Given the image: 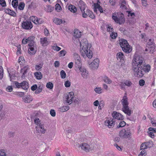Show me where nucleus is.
<instances>
[{
  "instance_id": "4c0bfd02",
  "label": "nucleus",
  "mask_w": 156,
  "mask_h": 156,
  "mask_svg": "<svg viewBox=\"0 0 156 156\" xmlns=\"http://www.w3.org/2000/svg\"><path fill=\"white\" fill-rule=\"evenodd\" d=\"M147 48H148L149 50V52H151V53H153L154 51L155 48V46L154 45L148 47H146Z\"/></svg>"
},
{
  "instance_id": "49530a36",
  "label": "nucleus",
  "mask_w": 156,
  "mask_h": 156,
  "mask_svg": "<svg viewBox=\"0 0 156 156\" xmlns=\"http://www.w3.org/2000/svg\"><path fill=\"white\" fill-rule=\"evenodd\" d=\"M43 64L40 63L39 65H36L35 69L37 70H39L42 67Z\"/></svg>"
},
{
  "instance_id": "a18cd8bd",
  "label": "nucleus",
  "mask_w": 156,
  "mask_h": 156,
  "mask_svg": "<svg viewBox=\"0 0 156 156\" xmlns=\"http://www.w3.org/2000/svg\"><path fill=\"white\" fill-rule=\"evenodd\" d=\"M3 76V68L2 66H0V80L2 79Z\"/></svg>"
},
{
  "instance_id": "69168bd1",
  "label": "nucleus",
  "mask_w": 156,
  "mask_h": 156,
  "mask_svg": "<svg viewBox=\"0 0 156 156\" xmlns=\"http://www.w3.org/2000/svg\"><path fill=\"white\" fill-rule=\"evenodd\" d=\"M15 84L16 87L19 88L21 87V83H20L17 81H15L14 82Z\"/></svg>"
},
{
  "instance_id": "f3484780",
  "label": "nucleus",
  "mask_w": 156,
  "mask_h": 156,
  "mask_svg": "<svg viewBox=\"0 0 156 156\" xmlns=\"http://www.w3.org/2000/svg\"><path fill=\"white\" fill-rule=\"evenodd\" d=\"M34 38L35 37L33 36H30L27 38V42L29 43L28 45H32V46H33L34 45L35 42L34 40Z\"/></svg>"
},
{
  "instance_id": "c756f323",
  "label": "nucleus",
  "mask_w": 156,
  "mask_h": 156,
  "mask_svg": "<svg viewBox=\"0 0 156 156\" xmlns=\"http://www.w3.org/2000/svg\"><path fill=\"white\" fill-rule=\"evenodd\" d=\"M12 5L15 9H17L18 5V0H13L12 2Z\"/></svg>"
},
{
  "instance_id": "052dcab7",
  "label": "nucleus",
  "mask_w": 156,
  "mask_h": 156,
  "mask_svg": "<svg viewBox=\"0 0 156 156\" xmlns=\"http://www.w3.org/2000/svg\"><path fill=\"white\" fill-rule=\"evenodd\" d=\"M9 14L14 17L16 16V15L15 12L14 11L12 10H11V11H10Z\"/></svg>"
},
{
  "instance_id": "3c124183",
  "label": "nucleus",
  "mask_w": 156,
  "mask_h": 156,
  "mask_svg": "<svg viewBox=\"0 0 156 156\" xmlns=\"http://www.w3.org/2000/svg\"><path fill=\"white\" fill-rule=\"evenodd\" d=\"M146 144L145 143H143L140 146V149L141 150H145V149H147V146H146Z\"/></svg>"
},
{
  "instance_id": "a19ab883",
  "label": "nucleus",
  "mask_w": 156,
  "mask_h": 156,
  "mask_svg": "<svg viewBox=\"0 0 156 156\" xmlns=\"http://www.w3.org/2000/svg\"><path fill=\"white\" fill-rule=\"evenodd\" d=\"M47 11L48 12H52L54 9L53 7H52L51 5H47Z\"/></svg>"
},
{
  "instance_id": "9d476101",
  "label": "nucleus",
  "mask_w": 156,
  "mask_h": 156,
  "mask_svg": "<svg viewBox=\"0 0 156 156\" xmlns=\"http://www.w3.org/2000/svg\"><path fill=\"white\" fill-rule=\"evenodd\" d=\"M112 117L115 118L119 120H123L124 119V116L121 114L118 113L116 112H114L112 114Z\"/></svg>"
},
{
  "instance_id": "bf43d9fd",
  "label": "nucleus",
  "mask_w": 156,
  "mask_h": 156,
  "mask_svg": "<svg viewBox=\"0 0 156 156\" xmlns=\"http://www.w3.org/2000/svg\"><path fill=\"white\" fill-rule=\"evenodd\" d=\"M70 82L69 80L66 81L65 83V86L66 87H70Z\"/></svg>"
},
{
  "instance_id": "0eeeda50",
  "label": "nucleus",
  "mask_w": 156,
  "mask_h": 156,
  "mask_svg": "<svg viewBox=\"0 0 156 156\" xmlns=\"http://www.w3.org/2000/svg\"><path fill=\"white\" fill-rule=\"evenodd\" d=\"M88 48V41L86 38L83 39L80 42V48L81 50H84L86 51L85 49Z\"/></svg>"
},
{
  "instance_id": "412c9836",
  "label": "nucleus",
  "mask_w": 156,
  "mask_h": 156,
  "mask_svg": "<svg viewBox=\"0 0 156 156\" xmlns=\"http://www.w3.org/2000/svg\"><path fill=\"white\" fill-rule=\"evenodd\" d=\"M69 109V106H64L59 108L58 111L61 112H63L67 111Z\"/></svg>"
},
{
  "instance_id": "473e14b6",
  "label": "nucleus",
  "mask_w": 156,
  "mask_h": 156,
  "mask_svg": "<svg viewBox=\"0 0 156 156\" xmlns=\"http://www.w3.org/2000/svg\"><path fill=\"white\" fill-rule=\"evenodd\" d=\"M117 58L118 59V58H119L120 59H122L124 57V55L122 52H119L117 53L116 55Z\"/></svg>"
},
{
  "instance_id": "864d4df0",
  "label": "nucleus",
  "mask_w": 156,
  "mask_h": 156,
  "mask_svg": "<svg viewBox=\"0 0 156 156\" xmlns=\"http://www.w3.org/2000/svg\"><path fill=\"white\" fill-rule=\"evenodd\" d=\"M140 153L139 154V156H145L146 155L145 150H142Z\"/></svg>"
},
{
  "instance_id": "680f3d73",
  "label": "nucleus",
  "mask_w": 156,
  "mask_h": 156,
  "mask_svg": "<svg viewBox=\"0 0 156 156\" xmlns=\"http://www.w3.org/2000/svg\"><path fill=\"white\" fill-rule=\"evenodd\" d=\"M34 121L35 123L37 125V126H39L40 124H41V123H40V120L38 118H36L35 119Z\"/></svg>"
},
{
  "instance_id": "ddd939ff",
  "label": "nucleus",
  "mask_w": 156,
  "mask_h": 156,
  "mask_svg": "<svg viewBox=\"0 0 156 156\" xmlns=\"http://www.w3.org/2000/svg\"><path fill=\"white\" fill-rule=\"evenodd\" d=\"M81 147L82 150L86 151V152L89 151V150L90 149V146L86 143H83L80 144L79 146Z\"/></svg>"
},
{
  "instance_id": "09e8293b",
  "label": "nucleus",
  "mask_w": 156,
  "mask_h": 156,
  "mask_svg": "<svg viewBox=\"0 0 156 156\" xmlns=\"http://www.w3.org/2000/svg\"><path fill=\"white\" fill-rule=\"evenodd\" d=\"M81 75L84 78H87L88 76V73L86 72V70L82 73Z\"/></svg>"
},
{
  "instance_id": "603ef678",
  "label": "nucleus",
  "mask_w": 156,
  "mask_h": 156,
  "mask_svg": "<svg viewBox=\"0 0 156 156\" xmlns=\"http://www.w3.org/2000/svg\"><path fill=\"white\" fill-rule=\"evenodd\" d=\"M0 4L2 7H5L6 5V2L5 0H0Z\"/></svg>"
},
{
  "instance_id": "8fccbe9b",
  "label": "nucleus",
  "mask_w": 156,
  "mask_h": 156,
  "mask_svg": "<svg viewBox=\"0 0 156 156\" xmlns=\"http://www.w3.org/2000/svg\"><path fill=\"white\" fill-rule=\"evenodd\" d=\"M101 87L96 88L94 89L95 92L98 94H101Z\"/></svg>"
},
{
  "instance_id": "1a4fd4ad",
  "label": "nucleus",
  "mask_w": 156,
  "mask_h": 156,
  "mask_svg": "<svg viewBox=\"0 0 156 156\" xmlns=\"http://www.w3.org/2000/svg\"><path fill=\"white\" fill-rule=\"evenodd\" d=\"M99 59L98 58H96L90 64V66L92 69H97L99 66Z\"/></svg>"
},
{
  "instance_id": "79ce46f5",
  "label": "nucleus",
  "mask_w": 156,
  "mask_h": 156,
  "mask_svg": "<svg viewBox=\"0 0 156 156\" xmlns=\"http://www.w3.org/2000/svg\"><path fill=\"white\" fill-rule=\"evenodd\" d=\"M60 75L62 78L64 79L66 77V74L64 70H62L60 72Z\"/></svg>"
},
{
  "instance_id": "4be33fe9",
  "label": "nucleus",
  "mask_w": 156,
  "mask_h": 156,
  "mask_svg": "<svg viewBox=\"0 0 156 156\" xmlns=\"http://www.w3.org/2000/svg\"><path fill=\"white\" fill-rule=\"evenodd\" d=\"M29 68V67L28 66H25L23 67V68L21 70L20 73H22L23 72H23L21 76L22 78H24L25 77V74H26L27 72V70Z\"/></svg>"
},
{
  "instance_id": "423d86ee",
  "label": "nucleus",
  "mask_w": 156,
  "mask_h": 156,
  "mask_svg": "<svg viewBox=\"0 0 156 156\" xmlns=\"http://www.w3.org/2000/svg\"><path fill=\"white\" fill-rule=\"evenodd\" d=\"M21 26L23 29L27 30L31 29L33 27L31 22L27 20H24L22 23Z\"/></svg>"
},
{
  "instance_id": "7ed1b4c3",
  "label": "nucleus",
  "mask_w": 156,
  "mask_h": 156,
  "mask_svg": "<svg viewBox=\"0 0 156 156\" xmlns=\"http://www.w3.org/2000/svg\"><path fill=\"white\" fill-rule=\"evenodd\" d=\"M112 18L115 22L120 25L124 24L125 21L124 16L122 13L118 15V17L116 15H112Z\"/></svg>"
},
{
  "instance_id": "aec40b11",
  "label": "nucleus",
  "mask_w": 156,
  "mask_h": 156,
  "mask_svg": "<svg viewBox=\"0 0 156 156\" xmlns=\"http://www.w3.org/2000/svg\"><path fill=\"white\" fill-rule=\"evenodd\" d=\"M23 99L25 102L27 103H30L32 101V98L29 95L25 96L23 97Z\"/></svg>"
},
{
  "instance_id": "e2e57ef3",
  "label": "nucleus",
  "mask_w": 156,
  "mask_h": 156,
  "mask_svg": "<svg viewBox=\"0 0 156 156\" xmlns=\"http://www.w3.org/2000/svg\"><path fill=\"white\" fill-rule=\"evenodd\" d=\"M124 83L126 85L129 87L132 84L131 82L129 80H126Z\"/></svg>"
},
{
  "instance_id": "774afa93",
  "label": "nucleus",
  "mask_w": 156,
  "mask_h": 156,
  "mask_svg": "<svg viewBox=\"0 0 156 156\" xmlns=\"http://www.w3.org/2000/svg\"><path fill=\"white\" fill-rule=\"evenodd\" d=\"M6 154L4 152V150L2 149L0 151V156H5Z\"/></svg>"
},
{
  "instance_id": "2f4dec72",
  "label": "nucleus",
  "mask_w": 156,
  "mask_h": 156,
  "mask_svg": "<svg viewBox=\"0 0 156 156\" xmlns=\"http://www.w3.org/2000/svg\"><path fill=\"white\" fill-rule=\"evenodd\" d=\"M103 80L106 83L108 84H110L112 83V81L107 76H105L103 79Z\"/></svg>"
},
{
  "instance_id": "de8ad7c7",
  "label": "nucleus",
  "mask_w": 156,
  "mask_h": 156,
  "mask_svg": "<svg viewBox=\"0 0 156 156\" xmlns=\"http://www.w3.org/2000/svg\"><path fill=\"white\" fill-rule=\"evenodd\" d=\"M59 53L60 54L59 56L60 57V56H64L66 54V51L65 50H62L60 51L59 52Z\"/></svg>"
},
{
  "instance_id": "c03bdc74",
  "label": "nucleus",
  "mask_w": 156,
  "mask_h": 156,
  "mask_svg": "<svg viewBox=\"0 0 156 156\" xmlns=\"http://www.w3.org/2000/svg\"><path fill=\"white\" fill-rule=\"evenodd\" d=\"M73 57L75 59V61L76 60H79L80 59H81V58L79 55L76 53H75L74 54Z\"/></svg>"
},
{
  "instance_id": "0e129e2a",
  "label": "nucleus",
  "mask_w": 156,
  "mask_h": 156,
  "mask_svg": "<svg viewBox=\"0 0 156 156\" xmlns=\"http://www.w3.org/2000/svg\"><path fill=\"white\" fill-rule=\"evenodd\" d=\"M139 83L140 86H143L145 83V81L144 80L141 79L139 81Z\"/></svg>"
},
{
  "instance_id": "7c9ffc66",
  "label": "nucleus",
  "mask_w": 156,
  "mask_h": 156,
  "mask_svg": "<svg viewBox=\"0 0 156 156\" xmlns=\"http://www.w3.org/2000/svg\"><path fill=\"white\" fill-rule=\"evenodd\" d=\"M121 4L120 7L123 9H126L127 7L125 5L126 4V1L124 0H121Z\"/></svg>"
},
{
  "instance_id": "4468645a",
  "label": "nucleus",
  "mask_w": 156,
  "mask_h": 156,
  "mask_svg": "<svg viewBox=\"0 0 156 156\" xmlns=\"http://www.w3.org/2000/svg\"><path fill=\"white\" fill-rule=\"evenodd\" d=\"M115 119H113L111 120H108L105 122V125L107 126L109 128L114 126L115 123Z\"/></svg>"
},
{
  "instance_id": "2eb2a0df",
  "label": "nucleus",
  "mask_w": 156,
  "mask_h": 156,
  "mask_svg": "<svg viewBox=\"0 0 156 156\" xmlns=\"http://www.w3.org/2000/svg\"><path fill=\"white\" fill-rule=\"evenodd\" d=\"M30 48L28 50V53L29 54L31 55H34L35 54L36 51V48L34 46V45L32 46V45H29Z\"/></svg>"
},
{
  "instance_id": "c85d7f7f",
  "label": "nucleus",
  "mask_w": 156,
  "mask_h": 156,
  "mask_svg": "<svg viewBox=\"0 0 156 156\" xmlns=\"http://www.w3.org/2000/svg\"><path fill=\"white\" fill-rule=\"evenodd\" d=\"M63 20L61 19L55 18L53 20V22L57 24L60 25L63 22Z\"/></svg>"
},
{
  "instance_id": "6e6552de",
  "label": "nucleus",
  "mask_w": 156,
  "mask_h": 156,
  "mask_svg": "<svg viewBox=\"0 0 156 156\" xmlns=\"http://www.w3.org/2000/svg\"><path fill=\"white\" fill-rule=\"evenodd\" d=\"M74 93L73 92H70L66 96V104H71L73 100Z\"/></svg>"
},
{
  "instance_id": "9b49d317",
  "label": "nucleus",
  "mask_w": 156,
  "mask_h": 156,
  "mask_svg": "<svg viewBox=\"0 0 156 156\" xmlns=\"http://www.w3.org/2000/svg\"><path fill=\"white\" fill-rule=\"evenodd\" d=\"M36 129L37 133H44L45 132V130L44 129V127L41 124H40L39 126H36Z\"/></svg>"
},
{
  "instance_id": "a878e982",
  "label": "nucleus",
  "mask_w": 156,
  "mask_h": 156,
  "mask_svg": "<svg viewBox=\"0 0 156 156\" xmlns=\"http://www.w3.org/2000/svg\"><path fill=\"white\" fill-rule=\"evenodd\" d=\"M34 75L37 80L41 79L42 77V75L40 72H36L34 73Z\"/></svg>"
},
{
  "instance_id": "ea45409f",
  "label": "nucleus",
  "mask_w": 156,
  "mask_h": 156,
  "mask_svg": "<svg viewBox=\"0 0 156 156\" xmlns=\"http://www.w3.org/2000/svg\"><path fill=\"white\" fill-rule=\"evenodd\" d=\"M46 87L48 88L52 89L53 87V84L51 82H49L47 83Z\"/></svg>"
},
{
  "instance_id": "cd10ccee",
  "label": "nucleus",
  "mask_w": 156,
  "mask_h": 156,
  "mask_svg": "<svg viewBox=\"0 0 156 156\" xmlns=\"http://www.w3.org/2000/svg\"><path fill=\"white\" fill-rule=\"evenodd\" d=\"M81 60V59L79 60L75 61V66L76 68H80L82 66V64Z\"/></svg>"
},
{
  "instance_id": "4d7b16f0",
  "label": "nucleus",
  "mask_w": 156,
  "mask_h": 156,
  "mask_svg": "<svg viewBox=\"0 0 156 156\" xmlns=\"http://www.w3.org/2000/svg\"><path fill=\"white\" fill-rule=\"evenodd\" d=\"M55 9L58 11V10L59 11L61 10L62 8L60 5L58 3L56 4L55 5Z\"/></svg>"
},
{
  "instance_id": "c9c22d12",
  "label": "nucleus",
  "mask_w": 156,
  "mask_h": 156,
  "mask_svg": "<svg viewBox=\"0 0 156 156\" xmlns=\"http://www.w3.org/2000/svg\"><path fill=\"white\" fill-rule=\"evenodd\" d=\"M25 4L23 2H20L18 5V8L19 9L22 10L24 9Z\"/></svg>"
},
{
  "instance_id": "f8f14e48",
  "label": "nucleus",
  "mask_w": 156,
  "mask_h": 156,
  "mask_svg": "<svg viewBox=\"0 0 156 156\" xmlns=\"http://www.w3.org/2000/svg\"><path fill=\"white\" fill-rule=\"evenodd\" d=\"M30 20L36 24L41 23V19H38L36 16H31L30 17Z\"/></svg>"
},
{
  "instance_id": "e433bc0d",
  "label": "nucleus",
  "mask_w": 156,
  "mask_h": 156,
  "mask_svg": "<svg viewBox=\"0 0 156 156\" xmlns=\"http://www.w3.org/2000/svg\"><path fill=\"white\" fill-rule=\"evenodd\" d=\"M152 44L154 45V43L153 42V40H152L151 39H150L149 40V41L147 42L146 47L150 46H151V45L152 46Z\"/></svg>"
},
{
  "instance_id": "b1692460",
  "label": "nucleus",
  "mask_w": 156,
  "mask_h": 156,
  "mask_svg": "<svg viewBox=\"0 0 156 156\" xmlns=\"http://www.w3.org/2000/svg\"><path fill=\"white\" fill-rule=\"evenodd\" d=\"M74 37L75 38H78L81 36V33L77 29L74 30Z\"/></svg>"
},
{
  "instance_id": "338daca9",
  "label": "nucleus",
  "mask_w": 156,
  "mask_h": 156,
  "mask_svg": "<svg viewBox=\"0 0 156 156\" xmlns=\"http://www.w3.org/2000/svg\"><path fill=\"white\" fill-rule=\"evenodd\" d=\"M53 48L54 50H56L57 51H59L61 49V48L60 47H59L58 46H54L53 47Z\"/></svg>"
},
{
  "instance_id": "393cba45",
  "label": "nucleus",
  "mask_w": 156,
  "mask_h": 156,
  "mask_svg": "<svg viewBox=\"0 0 156 156\" xmlns=\"http://www.w3.org/2000/svg\"><path fill=\"white\" fill-rule=\"evenodd\" d=\"M94 11H96V9H98V10L101 13L103 12V10L102 7L98 3L94 4Z\"/></svg>"
},
{
  "instance_id": "72a5a7b5",
  "label": "nucleus",
  "mask_w": 156,
  "mask_h": 156,
  "mask_svg": "<svg viewBox=\"0 0 156 156\" xmlns=\"http://www.w3.org/2000/svg\"><path fill=\"white\" fill-rule=\"evenodd\" d=\"M80 9L82 12V16L84 18H86L87 17V15H88V12H87V10L86 11V13H85V12L84 11L85 9H82V8H80Z\"/></svg>"
},
{
  "instance_id": "f257e3e1",
  "label": "nucleus",
  "mask_w": 156,
  "mask_h": 156,
  "mask_svg": "<svg viewBox=\"0 0 156 156\" xmlns=\"http://www.w3.org/2000/svg\"><path fill=\"white\" fill-rule=\"evenodd\" d=\"M151 67L146 65L144 58L140 55H135L133 60L132 69L136 77H142L145 73L149 72Z\"/></svg>"
},
{
  "instance_id": "20e7f679",
  "label": "nucleus",
  "mask_w": 156,
  "mask_h": 156,
  "mask_svg": "<svg viewBox=\"0 0 156 156\" xmlns=\"http://www.w3.org/2000/svg\"><path fill=\"white\" fill-rule=\"evenodd\" d=\"M119 136L122 138H131V133L129 131H126L125 129H122L119 132Z\"/></svg>"
},
{
  "instance_id": "58836bf2",
  "label": "nucleus",
  "mask_w": 156,
  "mask_h": 156,
  "mask_svg": "<svg viewBox=\"0 0 156 156\" xmlns=\"http://www.w3.org/2000/svg\"><path fill=\"white\" fill-rule=\"evenodd\" d=\"M42 90V88L41 86H39L36 89V90L35 91V93L37 94L41 92Z\"/></svg>"
},
{
  "instance_id": "13d9d810",
  "label": "nucleus",
  "mask_w": 156,
  "mask_h": 156,
  "mask_svg": "<svg viewBox=\"0 0 156 156\" xmlns=\"http://www.w3.org/2000/svg\"><path fill=\"white\" fill-rule=\"evenodd\" d=\"M6 90L9 92H11L13 90V88L11 86H8L6 89Z\"/></svg>"
},
{
  "instance_id": "6ab92c4d",
  "label": "nucleus",
  "mask_w": 156,
  "mask_h": 156,
  "mask_svg": "<svg viewBox=\"0 0 156 156\" xmlns=\"http://www.w3.org/2000/svg\"><path fill=\"white\" fill-rule=\"evenodd\" d=\"M21 87L24 90H27L29 88V84L26 81H23L21 82Z\"/></svg>"
},
{
  "instance_id": "5701e85b",
  "label": "nucleus",
  "mask_w": 156,
  "mask_h": 156,
  "mask_svg": "<svg viewBox=\"0 0 156 156\" xmlns=\"http://www.w3.org/2000/svg\"><path fill=\"white\" fill-rule=\"evenodd\" d=\"M68 9L71 12L73 13H75L77 11L76 8L73 5H69L68 6Z\"/></svg>"
},
{
  "instance_id": "39448f33",
  "label": "nucleus",
  "mask_w": 156,
  "mask_h": 156,
  "mask_svg": "<svg viewBox=\"0 0 156 156\" xmlns=\"http://www.w3.org/2000/svg\"><path fill=\"white\" fill-rule=\"evenodd\" d=\"M90 47L87 48L85 50L86 51H85L84 50H81L82 52V55L84 58L86 57H87L89 58H91L92 57L93 52L92 51L90 50Z\"/></svg>"
},
{
  "instance_id": "a211bd4d",
  "label": "nucleus",
  "mask_w": 156,
  "mask_h": 156,
  "mask_svg": "<svg viewBox=\"0 0 156 156\" xmlns=\"http://www.w3.org/2000/svg\"><path fill=\"white\" fill-rule=\"evenodd\" d=\"M121 102L123 106V108L128 106V102L127 97L124 96L121 100Z\"/></svg>"
},
{
  "instance_id": "dca6fc26",
  "label": "nucleus",
  "mask_w": 156,
  "mask_h": 156,
  "mask_svg": "<svg viewBox=\"0 0 156 156\" xmlns=\"http://www.w3.org/2000/svg\"><path fill=\"white\" fill-rule=\"evenodd\" d=\"M123 111L129 116L132 113V111L129 109V108L128 106H126L122 108Z\"/></svg>"
},
{
  "instance_id": "37998d69",
  "label": "nucleus",
  "mask_w": 156,
  "mask_h": 156,
  "mask_svg": "<svg viewBox=\"0 0 156 156\" xmlns=\"http://www.w3.org/2000/svg\"><path fill=\"white\" fill-rule=\"evenodd\" d=\"M87 12H88V15H89L90 17L92 19H94L95 18V16L92 12H91L89 10H88Z\"/></svg>"
},
{
  "instance_id": "f03ea898",
  "label": "nucleus",
  "mask_w": 156,
  "mask_h": 156,
  "mask_svg": "<svg viewBox=\"0 0 156 156\" xmlns=\"http://www.w3.org/2000/svg\"><path fill=\"white\" fill-rule=\"evenodd\" d=\"M119 42L120 45L123 51L127 53H129L131 51L132 47L126 40L121 39L119 40Z\"/></svg>"
},
{
  "instance_id": "f704fd0d",
  "label": "nucleus",
  "mask_w": 156,
  "mask_h": 156,
  "mask_svg": "<svg viewBox=\"0 0 156 156\" xmlns=\"http://www.w3.org/2000/svg\"><path fill=\"white\" fill-rule=\"evenodd\" d=\"M126 124V123L124 121H121L119 125L117 126V128H119L120 127H122L124 126Z\"/></svg>"
},
{
  "instance_id": "6e6d98bb",
  "label": "nucleus",
  "mask_w": 156,
  "mask_h": 156,
  "mask_svg": "<svg viewBox=\"0 0 156 156\" xmlns=\"http://www.w3.org/2000/svg\"><path fill=\"white\" fill-rule=\"evenodd\" d=\"M50 114L53 117H55V116L56 113L55 110L51 109L50 111Z\"/></svg>"
},
{
  "instance_id": "5fc2aeb1",
  "label": "nucleus",
  "mask_w": 156,
  "mask_h": 156,
  "mask_svg": "<svg viewBox=\"0 0 156 156\" xmlns=\"http://www.w3.org/2000/svg\"><path fill=\"white\" fill-rule=\"evenodd\" d=\"M117 33H115L112 32L110 35V36L112 39H115L117 36Z\"/></svg>"
},
{
  "instance_id": "bb28decb",
  "label": "nucleus",
  "mask_w": 156,
  "mask_h": 156,
  "mask_svg": "<svg viewBox=\"0 0 156 156\" xmlns=\"http://www.w3.org/2000/svg\"><path fill=\"white\" fill-rule=\"evenodd\" d=\"M41 42L43 46H46L47 44V38L44 37L41 38Z\"/></svg>"
}]
</instances>
